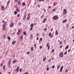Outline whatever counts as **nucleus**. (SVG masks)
<instances>
[{"label": "nucleus", "mask_w": 74, "mask_h": 74, "mask_svg": "<svg viewBox=\"0 0 74 74\" xmlns=\"http://www.w3.org/2000/svg\"><path fill=\"white\" fill-rule=\"evenodd\" d=\"M19 71L20 72H21V71H22V68H21L20 69Z\"/></svg>", "instance_id": "obj_40"}, {"label": "nucleus", "mask_w": 74, "mask_h": 74, "mask_svg": "<svg viewBox=\"0 0 74 74\" xmlns=\"http://www.w3.org/2000/svg\"><path fill=\"white\" fill-rule=\"evenodd\" d=\"M59 56L61 58H62L63 56V52H61L59 54Z\"/></svg>", "instance_id": "obj_3"}, {"label": "nucleus", "mask_w": 74, "mask_h": 74, "mask_svg": "<svg viewBox=\"0 0 74 74\" xmlns=\"http://www.w3.org/2000/svg\"><path fill=\"white\" fill-rule=\"evenodd\" d=\"M2 22L3 23V24L2 25V27H3V30H5V26L7 25V23L4 21H2Z\"/></svg>", "instance_id": "obj_1"}, {"label": "nucleus", "mask_w": 74, "mask_h": 74, "mask_svg": "<svg viewBox=\"0 0 74 74\" xmlns=\"http://www.w3.org/2000/svg\"><path fill=\"white\" fill-rule=\"evenodd\" d=\"M55 66H53V65L52 66V68H53V69H54V68H55Z\"/></svg>", "instance_id": "obj_47"}, {"label": "nucleus", "mask_w": 74, "mask_h": 74, "mask_svg": "<svg viewBox=\"0 0 74 74\" xmlns=\"http://www.w3.org/2000/svg\"><path fill=\"white\" fill-rule=\"evenodd\" d=\"M56 35H58V30H56Z\"/></svg>", "instance_id": "obj_15"}, {"label": "nucleus", "mask_w": 74, "mask_h": 74, "mask_svg": "<svg viewBox=\"0 0 74 74\" xmlns=\"http://www.w3.org/2000/svg\"><path fill=\"white\" fill-rule=\"evenodd\" d=\"M10 0H9L8 1L7 3V4L8 5V4H9V3H10Z\"/></svg>", "instance_id": "obj_25"}, {"label": "nucleus", "mask_w": 74, "mask_h": 74, "mask_svg": "<svg viewBox=\"0 0 74 74\" xmlns=\"http://www.w3.org/2000/svg\"><path fill=\"white\" fill-rule=\"evenodd\" d=\"M47 71H48V70H49V68H47Z\"/></svg>", "instance_id": "obj_54"}, {"label": "nucleus", "mask_w": 74, "mask_h": 74, "mask_svg": "<svg viewBox=\"0 0 74 74\" xmlns=\"http://www.w3.org/2000/svg\"><path fill=\"white\" fill-rule=\"evenodd\" d=\"M16 60H14L13 61V63H16Z\"/></svg>", "instance_id": "obj_35"}, {"label": "nucleus", "mask_w": 74, "mask_h": 74, "mask_svg": "<svg viewBox=\"0 0 74 74\" xmlns=\"http://www.w3.org/2000/svg\"><path fill=\"white\" fill-rule=\"evenodd\" d=\"M14 23H12L11 24V25H10V26L12 27V26H14Z\"/></svg>", "instance_id": "obj_14"}, {"label": "nucleus", "mask_w": 74, "mask_h": 74, "mask_svg": "<svg viewBox=\"0 0 74 74\" xmlns=\"http://www.w3.org/2000/svg\"><path fill=\"white\" fill-rule=\"evenodd\" d=\"M46 21H47V18H44L42 21V23H45V22Z\"/></svg>", "instance_id": "obj_8"}, {"label": "nucleus", "mask_w": 74, "mask_h": 74, "mask_svg": "<svg viewBox=\"0 0 74 74\" xmlns=\"http://www.w3.org/2000/svg\"><path fill=\"white\" fill-rule=\"evenodd\" d=\"M34 47H35V48L36 49V44H35L34 45Z\"/></svg>", "instance_id": "obj_39"}, {"label": "nucleus", "mask_w": 74, "mask_h": 74, "mask_svg": "<svg viewBox=\"0 0 74 74\" xmlns=\"http://www.w3.org/2000/svg\"><path fill=\"white\" fill-rule=\"evenodd\" d=\"M29 53H30V52H29V51L27 52V55H28V54H29Z\"/></svg>", "instance_id": "obj_50"}, {"label": "nucleus", "mask_w": 74, "mask_h": 74, "mask_svg": "<svg viewBox=\"0 0 74 74\" xmlns=\"http://www.w3.org/2000/svg\"><path fill=\"white\" fill-rule=\"evenodd\" d=\"M53 30V28H51V31H52Z\"/></svg>", "instance_id": "obj_62"}, {"label": "nucleus", "mask_w": 74, "mask_h": 74, "mask_svg": "<svg viewBox=\"0 0 74 74\" xmlns=\"http://www.w3.org/2000/svg\"><path fill=\"white\" fill-rule=\"evenodd\" d=\"M56 10V9H53V11L54 12H55V10Z\"/></svg>", "instance_id": "obj_49"}, {"label": "nucleus", "mask_w": 74, "mask_h": 74, "mask_svg": "<svg viewBox=\"0 0 74 74\" xmlns=\"http://www.w3.org/2000/svg\"><path fill=\"white\" fill-rule=\"evenodd\" d=\"M33 30V27H31V28H30V30L32 31Z\"/></svg>", "instance_id": "obj_38"}, {"label": "nucleus", "mask_w": 74, "mask_h": 74, "mask_svg": "<svg viewBox=\"0 0 74 74\" xmlns=\"http://www.w3.org/2000/svg\"><path fill=\"white\" fill-rule=\"evenodd\" d=\"M23 35H21L20 37V38L19 39V41H22V40H23Z\"/></svg>", "instance_id": "obj_4"}, {"label": "nucleus", "mask_w": 74, "mask_h": 74, "mask_svg": "<svg viewBox=\"0 0 74 74\" xmlns=\"http://www.w3.org/2000/svg\"><path fill=\"white\" fill-rule=\"evenodd\" d=\"M66 72H67V69H66Z\"/></svg>", "instance_id": "obj_61"}, {"label": "nucleus", "mask_w": 74, "mask_h": 74, "mask_svg": "<svg viewBox=\"0 0 74 74\" xmlns=\"http://www.w3.org/2000/svg\"><path fill=\"white\" fill-rule=\"evenodd\" d=\"M17 3L19 5H20L21 4V2L20 1H18L17 2Z\"/></svg>", "instance_id": "obj_17"}, {"label": "nucleus", "mask_w": 74, "mask_h": 74, "mask_svg": "<svg viewBox=\"0 0 74 74\" xmlns=\"http://www.w3.org/2000/svg\"><path fill=\"white\" fill-rule=\"evenodd\" d=\"M62 45L60 47V48H62Z\"/></svg>", "instance_id": "obj_58"}, {"label": "nucleus", "mask_w": 74, "mask_h": 74, "mask_svg": "<svg viewBox=\"0 0 74 74\" xmlns=\"http://www.w3.org/2000/svg\"><path fill=\"white\" fill-rule=\"evenodd\" d=\"M3 70H4V71H5V65H3Z\"/></svg>", "instance_id": "obj_24"}, {"label": "nucleus", "mask_w": 74, "mask_h": 74, "mask_svg": "<svg viewBox=\"0 0 74 74\" xmlns=\"http://www.w3.org/2000/svg\"><path fill=\"white\" fill-rule=\"evenodd\" d=\"M42 40V38H40L39 39L40 42H41V41Z\"/></svg>", "instance_id": "obj_18"}, {"label": "nucleus", "mask_w": 74, "mask_h": 74, "mask_svg": "<svg viewBox=\"0 0 74 74\" xmlns=\"http://www.w3.org/2000/svg\"><path fill=\"white\" fill-rule=\"evenodd\" d=\"M39 48H40V49H42V46H40L39 47Z\"/></svg>", "instance_id": "obj_36"}, {"label": "nucleus", "mask_w": 74, "mask_h": 74, "mask_svg": "<svg viewBox=\"0 0 74 74\" xmlns=\"http://www.w3.org/2000/svg\"><path fill=\"white\" fill-rule=\"evenodd\" d=\"M46 60V57H45V58H44V57H43V61L44 62Z\"/></svg>", "instance_id": "obj_22"}, {"label": "nucleus", "mask_w": 74, "mask_h": 74, "mask_svg": "<svg viewBox=\"0 0 74 74\" xmlns=\"http://www.w3.org/2000/svg\"><path fill=\"white\" fill-rule=\"evenodd\" d=\"M11 60H9V62H8V65L9 66H10V65H11Z\"/></svg>", "instance_id": "obj_7"}, {"label": "nucleus", "mask_w": 74, "mask_h": 74, "mask_svg": "<svg viewBox=\"0 0 74 74\" xmlns=\"http://www.w3.org/2000/svg\"><path fill=\"white\" fill-rule=\"evenodd\" d=\"M19 16H20V14H18L17 16V17H19Z\"/></svg>", "instance_id": "obj_43"}, {"label": "nucleus", "mask_w": 74, "mask_h": 74, "mask_svg": "<svg viewBox=\"0 0 74 74\" xmlns=\"http://www.w3.org/2000/svg\"><path fill=\"white\" fill-rule=\"evenodd\" d=\"M38 7H40V5L38 4Z\"/></svg>", "instance_id": "obj_53"}, {"label": "nucleus", "mask_w": 74, "mask_h": 74, "mask_svg": "<svg viewBox=\"0 0 74 74\" xmlns=\"http://www.w3.org/2000/svg\"><path fill=\"white\" fill-rule=\"evenodd\" d=\"M3 64L2 63L1 65H0V67H1V66H3Z\"/></svg>", "instance_id": "obj_45"}, {"label": "nucleus", "mask_w": 74, "mask_h": 74, "mask_svg": "<svg viewBox=\"0 0 74 74\" xmlns=\"http://www.w3.org/2000/svg\"><path fill=\"white\" fill-rule=\"evenodd\" d=\"M67 52H65L64 53V54L65 55H66L67 54Z\"/></svg>", "instance_id": "obj_41"}, {"label": "nucleus", "mask_w": 74, "mask_h": 74, "mask_svg": "<svg viewBox=\"0 0 74 74\" xmlns=\"http://www.w3.org/2000/svg\"><path fill=\"white\" fill-rule=\"evenodd\" d=\"M60 65H58L57 67V69H59V67H60Z\"/></svg>", "instance_id": "obj_30"}, {"label": "nucleus", "mask_w": 74, "mask_h": 74, "mask_svg": "<svg viewBox=\"0 0 74 74\" xmlns=\"http://www.w3.org/2000/svg\"><path fill=\"white\" fill-rule=\"evenodd\" d=\"M73 28H74V27H72V28H71V29H73Z\"/></svg>", "instance_id": "obj_60"}, {"label": "nucleus", "mask_w": 74, "mask_h": 74, "mask_svg": "<svg viewBox=\"0 0 74 74\" xmlns=\"http://www.w3.org/2000/svg\"><path fill=\"white\" fill-rule=\"evenodd\" d=\"M63 66H62L60 69V72H62V70H63Z\"/></svg>", "instance_id": "obj_9"}, {"label": "nucleus", "mask_w": 74, "mask_h": 74, "mask_svg": "<svg viewBox=\"0 0 74 74\" xmlns=\"http://www.w3.org/2000/svg\"><path fill=\"white\" fill-rule=\"evenodd\" d=\"M20 33H21V29H19L18 30V33H17V34H20Z\"/></svg>", "instance_id": "obj_10"}, {"label": "nucleus", "mask_w": 74, "mask_h": 74, "mask_svg": "<svg viewBox=\"0 0 74 74\" xmlns=\"http://www.w3.org/2000/svg\"><path fill=\"white\" fill-rule=\"evenodd\" d=\"M67 13V10H66V9H64V11L63 12V13L64 14H66Z\"/></svg>", "instance_id": "obj_6"}, {"label": "nucleus", "mask_w": 74, "mask_h": 74, "mask_svg": "<svg viewBox=\"0 0 74 74\" xmlns=\"http://www.w3.org/2000/svg\"><path fill=\"white\" fill-rule=\"evenodd\" d=\"M68 48H69V46L67 45L65 48V49H68Z\"/></svg>", "instance_id": "obj_26"}, {"label": "nucleus", "mask_w": 74, "mask_h": 74, "mask_svg": "<svg viewBox=\"0 0 74 74\" xmlns=\"http://www.w3.org/2000/svg\"><path fill=\"white\" fill-rule=\"evenodd\" d=\"M49 36H52V35L51 34V33L50 32L49 34Z\"/></svg>", "instance_id": "obj_29"}, {"label": "nucleus", "mask_w": 74, "mask_h": 74, "mask_svg": "<svg viewBox=\"0 0 74 74\" xmlns=\"http://www.w3.org/2000/svg\"><path fill=\"white\" fill-rule=\"evenodd\" d=\"M33 26H34V24L33 23H32L30 25V27H33Z\"/></svg>", "instance_id": "obj_11"}, {"label": "nucleus", "mask_w": 74, "mask_h": 74, "mask_svg": "<svg viewBox=\"0 0 74 74\" xmlns=\"http://www.w3.org/2000/svg\"><path fill=\"white\" fill-rule=\"evenodd\" d=\"M23 34H24V36L25 35H26V32H23Z\"/></svg>", "instance_id": "obj_31"}, {"label": "nucleus", "mask_w": 74, "mask_h": 74, "mask_svg": "<svg viewBox=\"0 0 74 74\" xmlns=\"http://www.w3.org/2000/svg\"><path fill=\"white\" fill-rule=\"evenodd\" d=\"M44 17V14H43L42 16H40V18H42Z\"/></svg>", "instance_id": "obj_34"}, {"label": "nucleus", "mask_w": 74, "mask_h": 74, "mask_svg": "<svg viewBox=\"0 0 74 74\" xmlns=\"http://www.w3.org/2000/svg\"><path fill=\"white\" fill-rule=\"evenodd\" d=\"M18 25H21V22H19L18 23Z\"/></svg>", "instance_id": "obj_52"}, {"label": "nucleus", "mask_w": 74, "mask_h": 74, "mask_svg": "<svg viewBox=\"0 0 74 74\" xmlns=\"http://www.w3.org/2000/svg\"><path fill=\"white\" fill-rule=\"evenodd\" d=\"M52 37V36H50V38H51Z\"/></svg>", "instance_id": "obj_64"}, {"label": "nucleus", "mask_w": 74, "mask_h": 74, "mask_svg": "<svg viewBox=\"0 0 74 74\" xmlns=\"http://www.w3.org/2000/svg\"><path fill=\"white\" fill-rule=\"evenodd\" d=\"M15 42H16L14 40V41H13L12 42V44L13 45L15 44Z\"/></svg>", "instance_id": "obj_20"}, {"label": "nucleus", "mask_w": 74, "mask_h": 74, "mask_svg": "<svg viewBox=\"0 0 74 74\" xmlns=\"http://www.w3.org/2000/svg\"><path fill=\"white\" fill-rule=\"evenodd\" d=\"M8 39H9V40H11V38H10V37L8 36Z\"/></svg>", "instance_id": "obj_28"}, {"label": "nucleus", "mask_w": 74, "mask_h": 74, "mask_svg": "<svg viewBox=\"0 0 74 74\" xmlns=\"http://www.w3.org/2000/svg\"><path fill=\"white\" fill-rule=\"evenodd\" d=\"M38 39H39L37 37L36 38V40H38Z\"/></svg>", "instance_id": "obj_57"}, {"label": "nucleus", "mask_w": 74, "mask_h": 74, "mask_svg": "<svg viewBox=\"0 0 74 74\" xmlns=\"http://www.w3.org/2000/svg\"><path fill=\"white\" fill-rule=\"evenodd\" d=\"M60 44H62V42H60Z\"/></svg>", "instance_id": "obj_56"}, {"label": "nucleus", "mask_w": 74, "mask_h": 74, "mask_svg": "<svg viewBox=\"0 0 74 74\" xmlns=\"http://www.w3.org/2000/svg\"><path fill=\"white\" fill-rule=\"evenodd\" d=\"M5 34H4L3 36V38H5Z\"/></svg>", "instance_id": "obj_46"}, {"label": "nucleus", "mask_w": 74, "mask_h": 74, "mask_svg": "<svg viewBox=\"0 0 74 74\" xmlns=\"http://www.w3.org/2000/svg\"><path fill=\"white\" fill-rule=\"evenodd\" d=\"M15 1L16 2H17V1H18V0H15Z\"/></svg>", "instance_id": "obj_59"}, {"label": "nucleus", "mask_w": 74, "mask_h": 74, "mask_svg": "<svg viewBox=\"0 0 74 74\" xmlns=\"http://www.w3.org/2000/svg\"><path fill=\"white\" fill-rule=\"evenodd\" d=\"M49 42H47V45H46V47L47 48V47H49Z\"/></svg>", "instance_id": "obj_13"}, {"label": "nucleus", "mask_w": 74, "mask_h": 74, "mask_svg": "<svg viewBox=\"0 0 74 74\" xmlns=\"http://www.w3.org/2000/svg\"><path fill=\"white\" fill-rule=\"evenodd\" d=\"M50 47V46H49L47 48L48 50H49V49Z\"/></svg>", "instance_id": "obj_42"}, {"label": "nucleus", "mask_w": 74, "mask_h": 74, "mask_svg": "<svg viewBox=\"0 0 74 74\" xmlns=\"http://www.w3.org/2000/svg\"><path fill=\"white\" fill-rule=\"evenodd\" d=\"M19 66H18L16 68V69L15 70V71H16V72H18L19 71Z\"/></svg>", "instance_id": "obj_5"}, {"label": "nucleus", "mask_w": 74, "mask_h": 74, "mask_svg": "<svg viewBox=\"0 0 74 74\" xmlns=\"http://www.w3.org/2000/svg\"><path fill=\"white\" fill-rule=\"evenodd\" d=\"M53 5H54L55 6V5H56V3H55L54 2L53 3Z\"/></svg>", "instance_id": "obj_48"}, {"label": "nucleus", "mask_w": 74, "mask_h": 74, "mask_svg": "<svg viewBox=\"0 0 74 74\" xmlns=\"http://www.w3.org/2000/svg\"><path fill=\"white\" fill-rule=\"evenodd\" d=\"M47 28H45L44 29V32H45L46 31H47Z\"/></svg>", "instance_id": "obj_32"}, {"label": "nucleus", "mask_w": 74, "mask_h": 74, "mask_svg": "<svg viewBox=\"0 0 74 74\" xmlns=\"http://www.w3.org/2000/svg\"><path fill=\"white\" fill-rule=\"evenodd\" d=\"M30 19V16L29 15H28V17H27V20H29V19Z\"/></svg>", "instance_id": "obj_19"}, {"label": "nucleus", "mask_w": 74, "mask_h": 74, "mask_svg": "<svg viewBox=\"0 0 74 74\" xmlns=\"http://www.w3.org/2000/svg\"><path fill=\"white\" fill-rule=\"evenodd\" d=\"M55 50L54 49H52L51 50L52 52H54Z\"/></svg>", "instance_id": "obj_37"}, {"label": "nucleus", "mask_w": 74, "mask_h": 74, "mask_svg": "<svg viewBox=\"0 0 74 74\" xmlns=\"http://www.w3.org/2000/svg\"><path fill=\"white\" fill-rule=\"evenodd\" d=\"M58 19V17L57 16V15H55L54 16L53 18V20H56Z\"/></svg>", "instance_id": "obj_2"}, {"label": "nucleus", "mask_w": 74, "mask_h": 74, "mask_svg": "<svg viewBox=\"0 0 74 74\" xmlns=\"http://www.w3.org/2000/svg\"><path fill=\"white\" fill-rule=\"evenodd\" d=\"M67 22V20L65 19L64 21H62V23H65V22Z\"/></svg>", "instance_id": "obj_16"}, {"label": "nucleus", "mask_w": 74, "mask_h": 74, "mask_svg": "<svg viewBox=\"0 0 74 74\" xmlns=\"http://www.w3.org/2000/svg\"><path fill=\"white\" fill-rule=\"evenodd\" d=\"M1 8H2V10H4V9H5V8H4V6H2L1 7Z\"/></svg>", "instance_id": "obj_12"}, {"label": "nucleus", "mask_w": 74, "mask_h": 74, "mask_svg": "<svg viewBox=\"0 0 74 74\" xmlns=\"http://www.w3.org/2000/svg\"><path fill=\"white\" fill-rule=\"evenodd\" d=\"M14 13L15 15H16V14H17V12H16V11H14Z\"/></svg>", "instance_id": "obj_33"}, {"label": "nucleus", "mask_w": 74, "mask_h": 74, "mask_svg": "<svg viewBox=\"0 0 74 74\" xmlns=\"http://www.w3.org/2000/svg\"><path fill=\"white\" fill-rule=\"evenodd\" d=\"M26 4L25 3V2H23V5H25Z\"/></svg>", "instance_id": "obj_27"}, {"label": "nucleus", "mask_w": 74, "mask_h": 74, "mask_svg": "<svg viewBox=\"0 0 74 74\" xmlns=\"http://www.w3.org/2000/svg\"><path fill=\"white\" fill-rule=\"evenodd\" d=\"M39 35V34H38V33H37V34H36V36H38Z\"/></svg>", "instance_id": "obj_51"}, {"label": "nucleus", "mask_w": 74, "mask_h": 74, "mask_svg": "<svg viewBox=\"0 0 74 74\" xmlns=\"http://www.w3.org/2000/svg\"><path fill=\"white\" fill-rule=\"evenodd\" d=\"M16 10L17 11H18V12H19V11H20V10L18 9H17Z\"/></svg>", "instance_id": "obj_44"}, {"label": "nucleus", "mask_w": 74, "mask_h": 74, "mask_svg": "<svg viewBox=\"0 0 74 74\" xmlns=\"http://www.w3.org/2000/svg\"><path fill=\"white\" fill-rule=\"evenodd\" d=\"M30 37H31V38H33V34H31L30 35Z\"/></svg>", "instance_id": "obj_23"}, {"label": "nucleus", "mask_w": 74, "mask_h": 74, "mask_svg": "<svg viewBox=\"0 0 74 74\" xmlns=\"http://www.w3.org/2000/svg\"><path fill=\"white\" fill-rule=\"evenodd\" d=\"M70 51H71V50H69L68 51V52H70Z\"/></svg>", "instance_id": "obj_63"}, {"label": "nucleus", "mask_w": 74, "mask_h": 74, "mask_svg": "<svg viewBox=\"0 0 74 74\" xmlns=\"http://www.w3.org/2000/svg\"><path fill=\"white\" fill-rule=\"evenodd\" d=\"M49 8H51V6H49L48 7Z\"/></svg>", "instance_id": "obj_55"}, {"label": "nucleus", "mask_w": 74, "mask_h": 74, "mask_svg": "<svg viewBox=\"0 0 74 74\" xmlns=\"http://www.w3.org/2000/svg\"><path fill=\"white\" fill-rule=\"evenodd\" d=\"M31 50L32 51H33V47H32L31 48Z\"/></svg>", "instance_id": "obj_21"}]
</instances>
